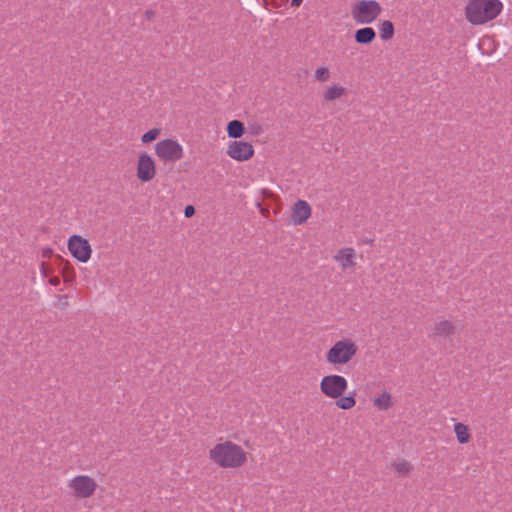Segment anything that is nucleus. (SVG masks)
<instances>
[{"label": "nucleus", "mask_w": 512, "mask_h": 512, "mask_svg": "<svg viewBox=\"0 0 512 512\" xmlns=\"http://www.w3.org/2000/svg\"><path fill=\"white\" fill-rule=\"evenodd\" d=\"M225 155L238 163L250 161L255 155L254 145L246 140H229L226 143Z\"/></svg>", "instance_id": "obj_7"}, {"label": "nucleus", "mask_w": 512, "mask_h": 512, "mask_svg": "<svg viewBox=\"0 0 512 512\" xmlns=\"http://www.w3.org/2000/svg\"><path fill=\"white\" fill-rule=\"evenodd\" d=\"M226 133L231 140H238L244 136L246 128L240 120H231L226 125Z\"/></svg>", "instance_id": "obj_15"}, {"label": "nucleus", "mask_w": 512, "mask_h": 512, "mask_svg": "<svg viewBox=\"0 0 512 512\" xmlns=\"http://www.w3.org/2000/svg\"><path fill=\"white\" fill-rule=\"evenodd\" d=\"M313 77L319 83H326L331 79V70L327 66L319 65L315 68Z\"/></svg>", "instance_id": "obj_20"}, {"label": "nucleus", "mask_w": 512, "mask_h": 512, "mask_svg": "<svg viewBox=\"0 0 512 512\" xmlns=\"http://www.w3.org/2000/svg\"><path fill=\"white\" fill-rule=\"evenodd\" d=\"M379 37L382 41H389L394 37V25L389 20H383L378 24Z\"/></svg>", "instance_id": "obj_17"}, {"label": "nucleus", "mask_w": 512, "mask_h": 512, "mask_svg": "<svg viewBox=\"0 0 512 512\" xmlns=\"http://www.w3.org/2000/svg\"><path fill=\"white\" fill-rule=\"evenodd\" d=\"M67 486L76 498H89L97 488V482L88 475H77L68 481Z\"/></svg>", "instance_id": "obj_10"}, {"label": "nucleus", "mask_w": 512, "mask_h": 512, "mask_svg": "<svg viewBox=\"0 0 512 512\" xmlns=\"http://www.w3.org/2000/svg\"><path fill=\"white\" fill-rule=\"evenodd\" d=\"M134 175L141 184L153 182L158 175L156 158L148 151H139L135 157Z\"/></svg>", "instance_id": "obj_4"}, {"label": "nucleus", "mask_w": 512, "mask_h": 512, "mask_svg": "<svg viewBox=\"0 0 512 512\" xmlns=\"http://www.w3.org/2000/svg\"><path fill=\"white\" fill-rule=\"evenodd\" d=\"M354 39L360 45H367L376 39V32L372 27H363L355 31Z\"/></svg>", "instance_id": "obj_16"}, {"label": "nucleus", "mask_w": 512, "mask_h": 512, "mask_svg": "<svg viewBox=\"0 0 512 512\" xmlns=\"http://www.w3.org/2000/svg\"><path fill=\"white\" fill-rule=\"evenodd\" d=\"M504 4L501 0H467L463 15L472 26H484L496 20L502 13Z\"/></svg>", "instance_id": "obj_1"}, {"label": "nucleus", "mask_w": 512, "mask_h": 512, "mask_svg": "<svg viewBox=\"0 0 512 512\" xmlns=\"http://www.w3.org/2000/svg\"><path fill=\"white\" fill-rule=\"evenodd\" d=\"M349 94L348 88L340 82H331L321 92L323 102L330 104L346 98Z\"/></svg>", "instance_id": "obj_13"}, {"label": "nucleus", "mask_w": 512, "mask_h": 512, "mask_svg": "<svg viewBox=\"0 0 512 512\" xmlns=\"http://www.w3.org/2000/svg\"><path fill=\"white\" fill-rule=\"evenodd\" d=\"M70 255L80 263H87L92 257V246L89 240L81 235L73 234L67 240Z\"/></svg>", "instance_id": "obj_8"}, {"label": "nucleus", "mask_w": 512, "mask_h": 512, "mask_svg": "<svg viewBox=\"0 0 512 512\" xmlns=\"http://www.w3.org/2000/svg\"><path fill=\"white\" fill-rule=\"evenodd\" d=\"M162 133V129L160 127H153L149 130L145 131L141 137L140 141L142 145H149L156 141Z\"/></svg>", "instance_id": "obj_18"}, {"label": "nucleus", "mask_w": 512, "mask_h": 512, "mask_svg": "<svg viewBox=\"0 0 512 512\" xmlns=\"http://www.w3.org/2000/svg\"><path fill=\"white\" fill-rule=\"evenodd\" d=\"M303 0H292L291 5L293 7H299L302 4Z\"/></svg>", "instance_id": "obj_28"}, {"label": "nucleus", "mask_w": 512, "mask_h": 512, "mask_svg": "<svg viewBox=\"0 0 512 512\" xmlns=\"http://www.w3.org/2000/svg\"><path fill=\"white\" fill-rule=\"evenodd\" d=\"M52 254H53V250L51 248L46 247L41 250V256L43 258L48 259L52 256Z\"/></svg>", "instance_id": "obj_26"}, {"label": "nucleus", "mask_w": 512, "mask_h": 512, "mask_svg": "<svg viewBox=\"0 0 512 512\" xmlns=\"http://www.w3.org/2000/svg\"><path fill=\"white\" fill-rule=\"evenodd\" d=\"M374 405L380 410H388L391 407V395L383 392L379 397L374 399Z\"/></svg>", "instance_id": "obj_22"}, {"label": "nucleus", "mask_w": 512, "mask_h": 512, "mask_svg": "<svg viewBox=\"0 0 512 512\" xmlns=\"http://www.w3.org/2000/svg\"><path fill=\"white\" fill-rule=\"evenodd\" d=\"M50 284L52 286H57L60 284V279L58 277H53L50 279Z\"/></svg>", "instance_id": "obj_27"}, {"label": "nucleus", "mask_w": 512, "mask_h": 512, "mask_svg": "<svg viewBox=\"0 0 512 512\" xmlns=\"http://www.w3.org/2000/svg\"><path fill=\"white\" fill-rule=\"evenodd\" d=\"M454 432L457 438V441L460 444H466L470 440V434L468 427L463 423H455L454 424Z\"/></svg>", "instance_id": "obj_19"}, {"label": "nucleus", "mask_w": 512, "mask_h": 512, "mask_svg": "<svg viewBox=\"0 0 512 512\" xmlns=\"http://www.w3.org/2000/svg\"><path fill=\"white\" fill-rule=\"evenodd\" d=\"M392 467L401 476L408 475L412 469V465L407 460H401V461L395 462L392 464Z\"/></svg>", "instance_id": "obj_23"}, {"label": "nucleus", "mask_w": 512, "mask_h": 512, "mask_svg": "<svg viewBox=\"0 0 512 512\" xmlns=\"http://www.w3.org/2000/svg\"><path fill=\"white\" fill-rule=\"evenodd\" d=\"M359 255L353 247L345 246L336 251L333 260L343 271H354L358 265Z\"/></svg>", "instance_id": "obj_11"}, {"label": "nucleus", "mask_w": 512, "mask_h": 512, "mask_svg": "<svg viewBox=\"0 0 512 512\" xmlns=\"http://www.w3.org/2000/svg\"><path fill=\"white\" fill-rule=\"evenodd\" d=\"M195 214V208L192 205H187L184 209V215L187 218L192 217Z\"/></svg>", "instance_id": "obj_25"}, {"label": "nucleus", "mask_w": 512, "mask_h": 512, "mask_svg": "<svg viewBox=\"0 0 512 512\" xmlns=\"http://www.w3.org/2000/svg\"><path fill=\"white\" fill-rule=\"evenodd\" d=\"M357 346L350 339L339 340L326 352L325 358L331 365H346L357 354Z\"/></svg>", "instance_id": "obj_6"}, {"label": "nucleus", "mask_w": 512, "mask_h": 512, "mask_svg": "<svg viewBox=\"0 0 512 512\" xmlns=\"http://www.w3.org/2000/svg\"><path fill=\"white\" fill-rule=\"evenodd\" d=\"M55 305L60 308L66 307L68 305V296L67 295L58 296V299H57V302L55 303Z\"/></svg>", "instance_id": "obj_24"}, {"label": "nucleus", "mask_w": 512, "mask_h": 512, "mask_svg": "<svg viewBox=\"0 0 512 512\" xmlns=\"http://www.w3.org/2000/svg\"><path fill=\"white\" fill-rule=\"evenodd\" d=\"M209 458L222 468H238L246 462L247 455L241 446L225 441L210 449Z\"/></svg>", "instance_id": "obj_2"}, {"label": "nucleus", "mask_w": 512, "mask_h": 512, "mask_svg": "<svg viewBox=\"0 0 512 512\" xmlns=\"http://www.w3.org/2000/svg\"><path fill=\"white\" fill-rule=\"evenodd\" d=\"M454 331L455 325L452 321L440 318L435 322L431 336L446 338L451 336Z\"/></svg>", "instance_id": "obj_14"}, {"label": "nucleus", "mask_w": 512, "mask_h": 512, "mask_svg": "<svg viewBox=\"0 0 512 512\" xmlns=\"http://www.w3.org/2000/svg\"><path fill=\"white\" fill-rule=\"evenodd\" d=\"M311 215V205L306 200L299 199L291 207L289 220L293 225L298 226L306 223Z\"/></svg>", "instance_id": "obj_12"}, {"label": "nucleus", "mask_w": 512, "mask_h": 512, "mask_svg": "<svg viewBox=\"0 0 512 512\" xmlns=\"http://www.w3.org/2000/svg\"><path fill=\"white\" fill-rule=\"evenodd\" d=\"M156 159L163 163H176L185 156L184 146L179 140L173 137H166L158 140L154 145Z\"/></svg>", "instance_id": "obj_3"}, {"label": "nucleus", "mask_w": 512, "mask_h": 512, "mask_svg": "<svg viewBox=\"0 0 512 512\" xmlns=\"http://www.w3.org/2000/svg\"><path fill=\"white\" fill-rule=\"evenodd\" d=\"M348 387V381L344 376L331 374L324 376L320 381V390L328 398L341 397Z\"/></svg>", "instance_id": "obj_9"}, {"label": "nucleus", "mask_w": 512, "mask_h": 512, "mask_svg": "<svg viewBox=\"0 0 512 512\" xmlns=\"http://www.w3.org/2000/svg\"><path fill=\"white\" fill-rule=\"evenodd\" d=\"M336 406L343 410H349L353 408L356 404V399L354 394H349L344 396V394L336 399Z\"/></svg>", "instance_id": "obj_21"}, {"label": "nucleus", "mask_w": 512, "mask_h": 512, "mask_svg": "<svg viewBox=\"0 0 512 512\" xmlns=\"http://www.w3.org/2000/svg\"><path fill=\"white\" fill-rule=\"evenodd\" d=\"M383 8L376 0H358L352 4L350 13L355 23L368 25L375 22L382 14Z\"/></svg>", "instance_id": "obj_5"}]
</instances>
